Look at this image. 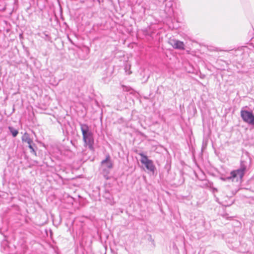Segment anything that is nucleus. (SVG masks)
<instances>
[{
  "mask_svg": "<svg viewBox=\"0 0 254 254\" xmlns=\"http://www.w3.org/2000/svg\"><path fill=\"white\" fill-rule=\"evenodd\" d=\"M241 116L245 122L254 126V115L252 112L241 110Z\"/></svg>",
  "mask_w": 254,
  "mask_h": 254,
  "instance_id": "nucleus-4",
  "label": "nucleus"
},
{
  "mask_svg": "<svg viewBox=\"0 0 254 254\" xmlns=\"http://www.w3.org/2000/svg\"><path fill=\"white\" fill-rule=\"evenodd\" d=\"M139 155L141 157L140 162L144 165L146 168L153 174L156 170V167L153 164V161L148 158L147 156L143 153H140Z\"/></svg>",
  "mask_w": 254,
  "mask_h": 254,
  "instance_id": "nucleus-3",
  "label": "nucleus"
},
{
  "mask_svg": "<svg viewBox=\"0 0 254 254\" xmlns=\"http://www.w3.org/2000/svg\"><path fill=\"white\" fill-rule=\"evenodd\" d=\"M243 159L241 160L240 162V167L239 169L232 171L230 173V176L227 177V179L234 180V179H241L244 176L245 171L247 170V167L251 164V158L247 153L246 157H243Z\"/></svg>",
  "mask_w": 254,
  "mask_h": 254,
  "instance_id": "nucleus-1",
  "label": "nucleus"
},
{
  "mask_svg": "<svg viewBox=\"0 0 254 254\" xmlns=\"http://www.w3.org/2000/svg\"><path fill=\"white\" fill-rule=\"evenodd\" d=\"M21 139L23 142H26L28 144L33 143L32 139L30 138L29 134L27 132L24 133Z\"/></svg>",
  "mask_w": 254,
  "mask_h": 254,
  "instance_id": "nucleus-6",
  "label": "nucleus"
},
{
  "mask_svg": "<svg viewBox=\"0 0 254 254\" xmlns=\"http://www.w3.org/2000/svg\"><path fill=\"white\" fill-rule=\"evenodd\" d=\"M79 125L84 145L88 147L90 150H93L94 139L93 131L88 125L86 124L80 123Z\"/></svg>",
  "mask_w": 254,
  "mask_h": 254,
  "instance_id": "nucleus-2",
  "label": "nucleus"
},
{
  "mask_svg": "<svg viewBox=\"0 0 254 254\" xmlns=\"http://www.w3.org/2000/svg\"><path fill=\"white\" fill-rule=\"evenodd\" d=\"M103 165L105 166L109 169H111L113 167V163L110 160V156L108 155L106 156V159L102 161Z\"/></svg>",
  "mask_w": 254,
  "mask_h": 254,
  "instance_id": "nucleus-7",
  "label": "nucleus"
},
{
  "mask_svg": "<svg viewBox=\"0 0 254 254\" xmlns=\"http://www.w3.org/2000/svg\"><path fill=\"white\" fill-rule=\"evenodd\" d=\"M8 129L13 137L16 136L18 133V130L12 127H9Z\"/></svg>",
  "mask_w": 254,
  "mask_h": 254,
  "instance_id": "nucleus-9",
  "label": "nucleus"
},
{
  "mask_svg": "<svg viewBox=\"0 0 254 254\" xmlns=\"http://www.w3.org/2000/svg\"><path fill=\"white\" fill-rule=\"evenodd\" d=\"M105 198L106 199V202L111 205H113L115 203V202L114 201L113 197L112 196H109V197H106L105 196Z\"/></svg>",
  "mask_w": 254,
  "mask_h": 254,
  "instance_id": "nucleus-10",
  "label": "nucleus"
},
{
  "mask_svg": "<svg viewBox=\"0 0 254 254\" xmlns=\"http://www.w3.org/2000/svg\"><path fill=\"white\" fill-rule=\"evenodd\" d=\"M131 64L129 63H127L125 65L124 69L127 74L129 75L132 72L130 70Z\"/></svg>",
  "mask_w": 254,
  "mask_h": 254,
  "instance_id": "nucleus-8",
  "label": "nucleus"
},
{
  "mask_svg": "<svg viewBox=\"0 0 254 254\" xmlns=\"http://www.w3.org/2000/svg\"><path fill=\"white\" fill-rule=\"evenodd\" d=\"M33 143H30V144H28L29 148L31 149V152L36 153V152L34 150V148L32 145Z\"/></svg>",
  "mask_w": 254,
  "mask_h": 254,
  "instance_id": "nucleus-11",
  "label": "nucleus"
},
{
  "mask_svg": "<svg viewBox=\"0 0 254 254\" xmlns=\"http://www.w3.org/2000/svg\"><path fill=\"white\" fill-rule=\"evenodd\" d=\"M169 44L175 49L184 50L185 49V46L183 42L175 39H169Z\"/></svg>",
  "mask_w": 254,
  "mask_h": 254,
  "instance_id": "nucleus-5",
  "label": "nucleus"
}]
</instances>
